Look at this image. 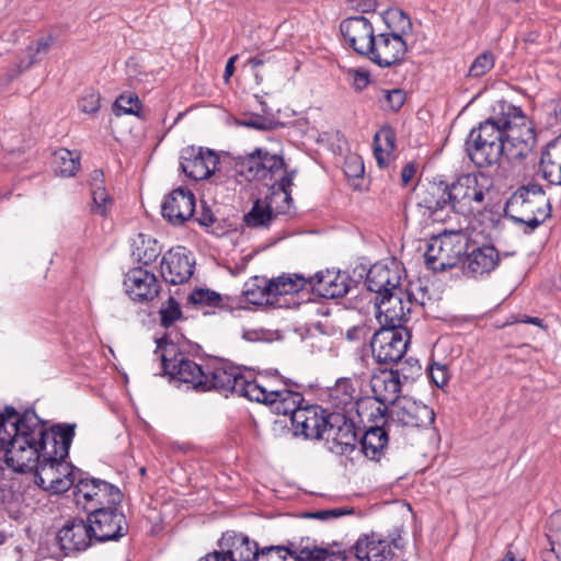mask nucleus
<instances>
[{
    "mask_svg": "<svg viewBox=\"0 0 561 561\" xmlns=\"http://www.w3.org/2000/svg\"><path fill=\"white\" fill-rule=\"evenodd\" d=\"M48 431L34 411L19 415L13 407H5L0 412V448L5 450V461H12L19 469L30 468L36 459V449L31 444L43 439Z\"/></svg>",
    "mask_w": 561,
    "mask_h": 561,
    "instance_id": "f257e3e1",
    "label": "nucleus"
},
{
    "mask_svg": "<svg viewBox=\"0 0 561 561\" xmlns=\"http://www.w3.org/2000/svg\"><path fill=\"white\" fill-rule=\"evenodd\" d=\"M76 424H56L49 428L43 439L31 444L36 449L34 465L30 468L19 469L12 461L7 465L16 472L35 471V482L43 490L59 494L69 490L66 479H58L55 470V460H65L68 457L75 437Z\"/></svg>",
    "mask_w": 561,
    "mask_h": 561,
    "instance_id": "f03ea898",
    "label": "nucleus"
},
{
    "mask_svg": "<svg viewBox=\"0 0 561 561\" xmlns=\"http://www.w3.org/2000/svg\"><path fill=\"white\" fill-rule=\"evenodd\" d=\"M497 116L481 122L470 130L466 140V151L478 168H489L497 164L505 151L507 127L524 119L520 107L507 102L499 104Z\"/></svg>",
    "mask_w": 561,
    "mask_h": 561,
    "instance_id": "7ed1b4c3",
    "label": "nucleus"
},
{
    "mask_svg": "<svg viewBox=\"0 0 561 561\" xmlns=\"http://www.w3.org/2000/svg\"><path fill=\"white\" fill-rule=\"evenodd\" d=\"M504 215L524 226V232L529 233L551 216V206L539 184H528L510 196L504 206Z\"/></svg>",
    "mask_w": 561,
    "mask_h": 561,
    "instance_id": "20e7f679",
    "label": "nucleus"
},
{
    "mask_svg": "<svg viewBox=\"0 0 561 561\" xmlns=\"http://www.w3.org/2000/svg\"><path fill=\"white\" fill-rule=\"evenodd\" d=\"M449 188L451 211L467 216L485 207L492 182L484 173H467L449 184Z\"/></svg>",
    "mask_w": 561,
    "mask_h": 561,
    "instance_id": "39448f33",
    "label": "nucleus"
},
{
    "mask_svg": "<svg viewBox=\"0 0 561 561\" xmlns=\"http://www.w3.org/2000/svg\"><path fill=\"white\" fill-rule=\"evenodd\" d=\"M154 342L157 344L154 354L159 355L164 374L172 380L190 385L192 389L201 392L197 383L198 380L204 379L205 368L179 353L176 345L169 342L165 334L154 337Z\"/></svg>",
    "mask_w": 561,
    "mask_h": 561,
    "instance_id": "423d86ee",
    "label": "nucleus"
},
{
    "mask_svg": "<svg viewBox=\"0 0 561 561\" xmlns=\"http://www.w3.org/2000/svg\"><path fill=\"white\" fill-rule=\"evenodd\" d=\"M467 236L460 230H444L431 238L424 257L428 268L443 272L460 264L467 250Z\"/></svg>",
    "mask_w": 561,
    "mask_h": 561,
    "instance_id": "0eeeda50",
    "label": "nucleus"
},
{
    "mask_svg": "<svg viewBox=\"0 0 561 561\" xmlns=\"http://www.w3.org/2000/svg\"><path fill=\"white\" fill-rule=\"evenodd\" d=\"M389 319L391 323L376 331L370 342L373 356L379 364L400 362L411 340L410 331L401 323H407L409 318H397L398 324L394 323V318Z\"/></svg>",
    "mask_w": 561,
    "mask_h": 561,
    "instance_id": "6e6552de",
    "label": "nucleus"
},
{
    "mask_svg": "<svg viewBox=\"0 0 561 561\" xmlns=\"http://www.w3.org/2000/svg\"><path fill=\"white\" fill-rule=\"evenodd\" d=\"M123 497L122 491L116 485L102 479L80 477L76 484V503L88 513L102 507L118 506Z\"/></svg>",
    "mask_w": 561,
    "mask_h": 561,
    "instance_id": "1a4fd4ad",
    "label": "nucleus"
},
{
    "mask_svg": "<svg viewBox=\"0 0 561 561\" xmlns=\"http://www.w3.org/2000/svg\"><path fill=\"white\" fill-rule=\"evenodd\" d=\"M248 375L240 367L227 362H218L205 368L204 379L198 380L201 392L217 391L225 397L237 394L244 397Z\"/></svg>",
    "mask_w": 561,
    "mask_h": 561,
    "instance_id": "9d476101",
    "label": "nucleus"
},
{
    "mask_svg": "<svg viewBox=\"0 0 561 561\" xmlns=\"http://www.w3.org/2000/svg\"><path fill=\"white\" fill-rule=\"evenodd\" d=\"M392 16L399 18L401 32L382 33L376 36L374 49L369 55L370 60L382 68L401 62L408 50L402 35L405 34L407 28L411 30L410 18L401 10L394 11Z\"/></svg>",
    "mask_w": 561,
    "mask_h": 561,
    "instance_id": "9b49d317",
    "label": "nucleus"
},
{
    "mask_svg": "<svg viewBox=\"0 0 561 561\" xmlns=\"http://www.w3.org/2000/svg\"><path fill=\"white\" fill-rule=\"evenodd\" d=\"M308 278L302 274L284 273L270 279L272 299L275 309H297L311 302L309 293H305Z\"/></svg>",
    "mask_w": 561,
    "mask_h": 561,
    "instance_id": "f8f14e48",
    "label": "nucleus"
},
{
    "mask_svg": "<svg viewBox=\"0 0 561 561\" xmlns=\"http://www.w3.org/2000/svg\"><path fill=\"white\" fill-rule=\"evenodd\" d=\"M328 448L336 455H347L355 450L358 440L355 422L351 414L329 413V421L322 437Z\"/></svg>",
    "mask_w": 561,
    "mask_h": 561,
    "instance_id": "ddd939ff",
    "label": "nucleus"
},
{
    "mask_svg": "<svg viewBox=\"0 0 561 561\" xmlns=\"http://www.w3.org/2000/svg\"><path fill=\"white\" fill-rule=\"evenodd\" d=\"M87 519L95 542L118 540L128 533L126 516L117 506L102 507L88 513Z\"/></svg>",
    "mask_w": 561,
    "mask_h": 561,
    "instance_id": "4468645a",
    "label": "nucleus"
},
{
    "mask_svg": "<svg viewBox=\"0 0 561 561\" xmlns=\"http://www.w3.org/2000/svg\"><path fill=\"white\" fill-rule=\"evenodd\" d=\"M284 165L282 156L261 148H256L238 163L240 174L259 181L274 180L275 175L283 171Z\"/></svg>",
    "mask_w": 561,
    "mask_h": 561,
    "instance_id": "2eb2a0df",
    "label": "nucleus"
},
{
    "mask_svg": "<svg viewBox=\"0 0 561 561\" xmlns=\"http://www.w3.org/2000/svg\"><path fill=\"white\" fill-rule=\"evenodd\" d=\"M389 419L401 426L426 428L434 423L435 413L423 402L402 397L390 409Z\"/></svg>",
    "mask_w": 561,
    "mask_h": 561,
    "instance_id": "dca6fc26",
    "label": "nucleus"
},
{
    "mask_svg": "<svg viewBox=\"0 0 561 561\" xmlns=\"http://www.w3.org/2000/svg\"><path fill=\"white\" fill-rule=\"evenodd\" d=\"M180 160L181 170L194 181L208 179L219 164V157L215 151L195 146L183 148Z\"/></svg>",
    "mask_w": 561,
    "mask_h": 561,
    "instance_id": "f3484780",
    "label": "nucleus"
},
{
    "mask_svg": "<svg viewBox=\"0 0 561 561\" xmlns=\"http://www.w3.org/2000/svg\"><path fill=\"white\" fill-rule=\"evenodd\" d=\"M400 282L401 277L398 271L387 265L375 264L369 268L365 284L369 291L376 294V316H383L381 305L394 297V291L400 286Z\"/></svg>",
    "mask_w": 561,
    "mask_h": 561,
    "instance_id": "a211bd4d",
    "label": "nucleus"
},
{
    "mask_svg": "<svg viewBox=\"0 0 561 561\" xmlns=\"http://www.w3.org/2000/svg\"><path fill=\"white\" fill-rule=\"evenodd\" d=\"M344 42L359 55L368 56L374 49L376 36L371 22L363 16H350L340 24Z\"/></svg>",
    "mask_w": 561,
    "mask_h": 561,
    "instance_id": "6ab92c4d",
    "label": "nucleus"
},
{
    "mask_svg": "<svg viewBox=\"0 0 561 561\" xmlns=\"http://www.w3.org/2000/svg\"><path fill=\"white\" fill-rule=\"evenodd\" d=\"M504 140V156L510 161H520L533 152L536 144V134L525 114L523 121L516 119L515 124H510Z\"/></svg>",
    "mask_w": 561,
    "mask_h": 561,
    "instance_id": "aec40b11",
    "label": "nucleus"
},
{
    "mask_svg": "<svg viewBox=\"0 0 561 561\" xmlns=\"http://www.w3.org/2000/svg\"><path fill=\"white\" fill-rule=\"evenodd\" d=\"M402 381L399 379L397 373L391 370H381L378 374L373 375L370 379V388L373 391L374 399L379 405L371 412V416H378L381 421L387 415V403L392 405L400 399L399 393L401 391Z\"/></svg>",
    "mask_w": 561,
    "mask_h": 561,
    "instance_id": "412c9836",
    "label": "nucleus"
},
{
    "mask_svg": "<svg viewBox=\"0 0 561 561\" xmlns=\"http://www.w3.org/2000/svg\"><path fill=\"white\" fill-rule=\"evenodd\" d=\"M289 383L277 371L260 373L255 377L248 375L244 398L268 404L275 402V398L282 397V392Z\"/></svg>",
    "mask_w": 561,
    "mask_h": 561,
    "instance_id": "4be33fe9",
    "label": "nucleus"
},
{
    "mask_svg": "<svg viewBox=\"0 0 561 561\" xmlns=\"http://www.w3.org/2000/svg\"><path fill=\"white\" fill-rule=\"evenodd\" d=\"M195 262L185 248L178 247L167 251L161 260L160 270L163 279L171 285L186 283L194 273Z\"/></svg>",
    "mask_w": 561,
    "mask_h": 561,
    "instance_id": "5701e85b",
    "label": "nucleus"
},
{
    "mask_svg": "<svg viewBox=\"0 0 561 561\" xmlns=\"http://www.w3.org/2000/svg\"><path fill=\"white\" fill-rule=\"evenodd\" d=\"M311 290L319 297L336 299L344 297L351 288L352 278L346 272L325 270L307 277Z\"/></svg>",
    "mask_w": 561,
    "mask_h": 561,
    "instance_id": "b1692460",
    "label": "nucleus"
},
{
    "mask_svg": "<svg viewBox=\"0 0 561 561\" xmlns=\"http://www.w3.org/2000/svg\"><path fill=\"white\" fill-rule=\"evenodd\" d=\"M417 206L426 210L434 221H444L445 215L451 210V196L449 184L440 181L439 183L428 184L417 194Z\"/></svg>",
    "mask_w": 561,
    "mask_h": 561,
    "instance_id": "393cba45",
    "label": "nucleus"
},
{
    "mask_svg": "<svg viewBox=\"0 0 561 561\" xmlns=\"http://www.w3.org/2000/svg\"><path fill=\"white\" fill-rule=\"evenodd\" d=\"M57 540L64 554L69 556L87 550L94 541V536L88 519L73 518L58 531Z\"/></svg>",
    "mask_w": 561,
    "mask_h": 561,
    "instance_id": "a878e982",
    "label": "nucleus"
},
{
    "mask_svg": "<svg viewBox=\"0 0 561 561\" xmlns=\"http://www.w3.org/2000/svg\"><path fill=\"white\" fill-rule=\"evenodd\" d=\"M162 217L174 226H181L195 214L194 194L182 187L173 190L164 197L161 206Z\"/></svg>",
    "mask_w": 561,
    "mask_h": 561,
    "instance_id": "bb28decb",
    "label": "nucleus"
},
{
    "mask_svg": "<svg viewBox=\"0 0 561 561\" xmlns=\"http://www.w3.org/2000/svg\"><path fill=\"white\" fill-rule=\"evenodd\" d=\"M127 295L134 301L152 300L159 293V284L156 275L142 267L131 268L124 279Z\"/></svg>",
    "mask_w": 561,
    "mask_h": 561,
    "instance_id": "cd10ccee",
    "label": "nucleus"
},
{
    "mask_svg": "<svg viewBox=\"0 0 561 561\" xmlns=\"http://www.w3.org/2000/svg\"><path fill=\"white\" fill-rule=\"evenodd\" d=\"M328 421L329 414L319 405H307L295 414L293 426L307 438L322 439Z\"/></svg>",
    "mask_w": 561,
    "mask_h": 561,
    "instance_id": "c85d7f7f",
    "label": "nucleus"
},
{
    "mask_svg": "<svg viewBox=\"0 0 561 561\" xmlns=\"http://www.w3.org/2000/svg\"><path fill=\"white\" fill-rule=\"evenodd\" d=\"M228 300V297H224L216 290L198 287L190 293L184 306L187 310L202 312L204 316H211L217 311L226 310V308H234L226 304Z\"/></svg>",
    "mask_w": 561,
    "mask_h": 561,
    "instance_id": "c756f323",
    "label": "nucleus"
},
{
    "mask_svg": "<svg viewBox=\"0 0 561 561\" xmlns=\"http://www.w3.org/2000/svg\"><path fill=\"white\" fill-rule=\"evenodd\" d=\"M499 262V254L494 247L473 249L461 257L460 264L465 275L469 277L482 276L490 273Z\"/></svg>",
    "mask_w": 561,
    "mask_h": 561,
    "instance_id": "7c9ffc66",
    "label": "nucleus"
},
{
    "mask_svg": "<svg viewBox=\"0 0 561 561\" xmlns=\"http://www.w3.org/2000/svg\"><path fill=\"white\" fill-rule=\"evenodd\" d=\"M358 561H390L392 550L390 543L371 534L359 537L350 551Z\"/></svg>",
    "mask_w": 561,
    "mask_h": 561,
    "instance_id": "2f4dec72",
    "label": "nucleus"
},
{
    "mask_svg": "<svg viewBox=\"0 0 561 561\" xmlns=\"http://www.w3.org/2000/svg\"><path fill=\"white\" fill-rule=\"evenodd\" d=\"M375 423L369 426L359 440L360 450L370 460L378 461L388 446L389 436L383 425L386 417L381 421L378 416H369Z\"/></svg>",
    "mask_w": 561,
    "mask_h": 561,
    "instance_id": "473e14b6",
    "label": "nucleus"
},
{
    "mask_svg": "<svg viewBox=\"0 0 561 561\" xmlns=\"http://www.w3.org/2000/svg\"><path fill=\"white\" fill-rule=\"evenodd\" d=\"M329 403L335 410L351 414L353 411L358 413L359 401L356 394L354 382L350 378H340L329 390Z\"/></svg>",
    "mask_w": 561,
    "mask_h": 561,
    "instance_id": "72a5a7b5",
    "label": "nucleus"
},
{
    "mask_svg": "<svg viewBox=\"0 0 561 561\" xmlns=\"http://www.w3.org/2000/svg\"><path fill=\"white\" fill-rule=\"evenodd\" d=\"M539 171L553 185H561V135L550 141L541 154Z\"/></svg>",
    "mask_w": 561,
    "mask_h": 561,
    "instance_id": "f704fd0d",
    "label": "nucleus"
},
{
    "mask_svg": "<svg viewBox=\"0 0 561 561\" xmlns=\"http://www.w3.org/2000/svg\"><path fill=\"white\" fill-rule=\"evenodd\" d=\"M222 543L229 549L224 552L227 561H257L260 553L257 543L242 534L228 535L222 537Z\"/></svg>",
    "mask_w": 561,
    "mask_h": 561,
    "instance_id": "c9c22d12",
    "label": "nucleus"
},
{
    "mask_svg": "<svg viewBox=\"0 0 561 561\" xmlns=\"http://www.w3.org/2000/svg\"><path fill=\"white\" fill-rule=\"evenodd\" d=\"M276 194L277 192H273L271 201H267V198L265 201L256 199L253 203L251 209L243 216V222L245 224L247 227L256 229H267L276 219L278 214L286 213L285 207L276 211L273 209V197Z\"/></svg>",
    "mask_w": 561,
    "mask_h": 561,
    "instance_id": "e433bc0d",
    "label": "nucleus"
},
{
    "mask_svg": "<svg viewBox=\"0 0 561 561\" xmlns=\"http://www.w3.org/2000/svg\"><path fill=\"white\" fill-rule=\"evenodd\" d=\"M299 386L295 382H290L288 387L282 392V397L275 398V402L268 403L273 411L279 415H289L291 423L294 416L298 413V410H302L301 403L304 397L298 390Z\"/></svg>",
    "mask_w": 561,
    "mask_h": 561,
    "instance_id": "4c0bfd02",
    "label": "nucleus"
},
{
    "mask_svg": "<svg viewBox=\"0 0 561 561\" xmlns=\"http://www.w3.org/2000/svg\"><path fill=\"white\" fill-rule=\"evenodd\" d=\"M549 547L543 549V561H561V510L550 515L546 534Z\"/></svg>",
    "mask_w": 561,
    "mask_h": 561,
    "instance_id": "58836bf2",
    "label": "nucleus"
},
{
    "mask_svg": "<svg viewBox=\"0 0 561 561\" xmlns=\"http://www.w3.org/2000/svg\"><path fill=\"white\" fill-rule=\"evenodd\" d=\"M243 296L247 302L253 306H267L274 308L270 279L254 277L244 285Z\"/></svg>",
    "mask_w": 561,
    "mask_h": 561,
    "instance_id": "ea45409f",
    "label": "nucleus"
},
{
    "mask_svg": "<svg viewBox=\"0 0 561 561\" xmlns=\"http://www.w3.org/2000/svg\"><path fill=\"white\" fill-rule=\"evenodd\" d=\"M396 149V131L389 126H382L374 136V154L379 167L388 165L387 158Z\"/></svg>",
    "mask_w": 561,
    "mask_h": 561,
    "instance_id": "a19ab883",
    "label": "nucleus"
},
{
    "mask_svg": "<svg viewBox=\"0 0 561 561\" xmlns=\"http://www.w3.org/2000/svg\"><path fill=\"white\" fill-rule=\"evenodd\" d=\"M286 330L284 328H271L257 323H249L242 327L241 337L250 343H271L283 340Z\"/></svg>",
    "mask_w": 561,
    "mask_h": 561,
    "instance_id": "79ce46f5",
    "label": "nucleus"
},
{
    "mask_svg": "<svg viewBox=\"0 0 561 561\" xmlns=\"http://www.w3.org/2000/svg\"><path fill=\"white\" fill-rule=\"evenodd\" d=\"M133 248V255L138 262L145 265L156 261L161 253V248L157 240L144 233L137 236L134 240Z\"/></svg>",
    "mask_w": 561,
    "mask_h": 561,
    "instance_id": "37998d69",
    "label": "nucleus"
},
{
    "mask_svg": "<svg viewBox=\"0 0 561 561\" xmlns=\"http://www.w3.org/2000/svg\"><path fill=\"white\" fill-rule=\"evenodd\" d=\"M55 172L64 178L73 176L80 168V153L66 148L54 152Z\"/></svg>",
    "mask_w": 561,
    "mask_h": 561,
    "instance_id": "c03bdc74",
    "label": "nucleus"
},
{
    "mask_svg": "<svg viewBox=\"0 0 561 561\" xmlns=\"http://www.w3.org/2000/svg\"><path fill=\"white\" fill-rule=\"evenodd\" d=\"M348 557L345 552H329V550L318 547H304L296 549L294 547L293 560L297 561H346Z\"/></svg>",
    "mask_w": 561,
    "mask_h": 561,
    "instance_id": "a18cd8bd",
    "label": "nucleus"
},
{
    "mask_svg": "<svg viewBox=\"0 0 561 561\" xmlns=\"http://www.w3.org/2000/svg\"><path fill=\"white\" fill-rule=\"evenodd\" d=\"M141 102L135 93H123L114 102L113 112L116 116L136 115L139 116Z\"/></svg>",
    "mask_w": 561,
    "mask_h": 561,
    "instance_id": "49530a36",
    "label": "nucleus"
},
{
    "mask_svg": "<svg viewBox=\"0 0 561 561\" xmlns=\"http://www.w3.org/2000/svg\"><path fill=\"white\" fill-rule=\"evenodd\" d=\"M494 54L491 50H484L473 59L467 76L476 79L481 78L494 67Z\"/></svg>",
    "mask_w": 561,
    "mask_h": 561,
    "instance_id": "de8ad7c7",
    "label": "nucleus"
},
{
    "mask_svg": "<svg viewBox=\"0 0 561 561\" xmlns=\"http://www.w3.org/2000/svg\"><path fill=\"white\" fill-rule=\"evenodd\" d=\"M53 43H54L53 36H47V37H41L37 41V44H36L35 48L33 46H30L27 48V55H28L27 62L24 64V61L22 60L18 65V71L15 72L14 76L19 75L20 72H22L23 70L27 69L33 64H35L37 61V59L35 57L36 55H39V54L46 55L49 51Z\"/></svg>",
    "mask_w": 561,
    "mask_h": 561,
    "instance_id": "09e8293b",
    "label": "nucleus"
},
{
    "mask_svg": "<svg viewBox=\"0 0 561 561\" xmlns=\"http://www.w3.org/2000/svg\"><path fill=\"white\" fill-rule=\"evenodd\" d=\"M92 207L91 211L95 215L106 217L110 206H112V198L110 197L106 188L94 187L91 190Z\"/></svg>",
    "mask_w": 561,
    "mask_h": 561,
    "instance_id": "8fccbe9b",
    "label": "nucleus"
},
{
    "mask_svg": "<svg viewBox=\"0 0 561 561\" xmlns=\"http://www.w3.org/2000/svg\"><path fill=\"white\" fill-rule=\"evenodd\" d=\"M398 364L400 365V367L394 369L393 373H397L402 383L408 380H414L416 377L421 375V364L414 357H408L403 362H398Z\"/></svg>",
    "mask_w": 561,
    "mask_h": 561,
    "instance_id": "3c124183",
    "label": "nucleus"
},
{
    "mask_svg": "<svg viewBox=\"0 0 561 561\" xmlns=\"http://www.w3.org/2000/svg\"><path fill=\"white\" fill-rule=\"evenodd\" d=\"M101 106L100 93L95 90H85L78 102V107L81 112L87 114H95Z\"/></svg>",
    "mask_w": 561,
    "mask_h": 561,
    "instance_id": "603ef678",
    "label": "nucleus"
},
{
    "mask_svg": "<svg viewBox=\"0 0 561 561\" xmlns=\"http://www.w3.org/2000/svg\"><path fill=\"white\" fill-rule=\"evenodd\" d=\"M55 470L58 479H66L69 483V489L71 486L76 488L78 479L81 477V472L77 470L72 465L66 462L65 460H55Z\"/></svg>",
    "mask_w": 561,
    "mask_h": 561,
    "instance_id": "864d4df0",
    "label": "nucleus"
},
{
    "mask_svg": "<svg viewBox=\"0 0 561 561\" xmlns=\"http://www.w3.org/2000/svg\"><path fill=\"white\" fill-rule=\"evenodd\" d=\"M382 106L386 110L398 112L405 102V93L401 89L382 90Z\"/></svg>",
    "mask_w": 561,
    "mask_h": 561,
    "instance_id": "5fc2aeb1",
    "label": "nucleus"
},
{
    "mask_svg": "<svg viewBox=\"0 0 561 561\" xmlns=\"http://www.w3.org/2000/svg\"><path fill=\"white\" fill-rule=\"evenodd\" d=\"M295 173V170L284 171V174L280 176V179L275 180L274 183L272 184L273 188H276L277 192L284 195V201L286 204H289V202H291L290 186L293 185Z\"/></svg>",
    "mask_w": 561,
    "mask_h": 561,
    "instance_id": "6e6d98bb",
    "label": "nucleus"
},
{
    "mask_svg": "<svg viewBox=\"0 0 561 561\" xmlns=\"http://www.w3.org/2000/svg\"><path fill=\"white\" fill-rule=\"evenodd\" d=\"M428 377L436 387L443 388L449 379L447 367L438 363L432 364L428 368Z\"/></svg>",
    "mask_w": 561,
    "mask_h": 561,
    "instance_id": "4d7b16f0",
    "label": "nucleus"
},
{
    "mask_svg": "<svg viewBox=\"0 0 561 561\" xmlns=\"http://www.w3.org/2000/svg\"><path fill=\"white\" fill-rule=\"evenodd\" d=\"M159 316H183L180 304L174 297L169 299L162 305L159 310Z\"/></svg>",
    "mask_w": 561,
    "mask_h": 561,
    "instance_id": "13d9d810",
    "label": "nucleus"
},
{
    "mask_svg": "<svg viewBox=\"0 0 561 561\" xmlns=\"http://www.w3.org/2000/svg\"><path fill=\"white\" fill-rule=\"evenodd\" d=\"M195 220L201 226L210 227L215 222L216 218L211 209L206 205H203L202 209L196 214Z\"/></svg>",
    "mask_w": 561,
    "mask_h": 561,
    "instance_id": "bf43d9fd",
    "label": "nucleus"
},
{
    "mask_svg": "<svg viewBox=\"0 0 561 561\" xmlns=\"http://www.w3.org/2000/svg\"><path fill=\"white\" fill-rule=\"evenodd\" d=\"M345 173L351 178H358L364 173V164L358 158H351L346 162Z\"/></svg>",
    "mask_w": 561,
    "mask_h": 561,
    "instance_id": "052dcab7",
    "label": "nucleus"
},
{
    "mask_svg": "<svg viewBox=\"0 0 561 561\" xmlns=\"http://www.w3.org/2000/svg\"><path fill=\"white\" fill-rule=\"evenodd\" d=\"M416 173V167L413 162L407 163L401 171V182L407 186Z\"/></svg>",
    "mask_w": 561,
    "mask_h": 561,
    "instance_id": "680f3d73",
    "label": "nucleus"
},
{
    "mask_svg": "<svg viewBox=\"0 0 561 561\" xmlns=\"http://www.w3.org/2000/svg\"><path fill=\"white\" fill-rule=\"evenodd\" d=\"M328 520L340 518L345 515H353L354 508L353 507H334V508H328Z\"/></svg>",
    "mask_w": 561,
    "mask_h": 561,
    "instance_id": "e2e57ef3",
    "label": "nucleus"
},
{
    "mask_svg": "<svg viewBox=\"0 0 561 561\" xmlns=\"http://www.w3.org/2000/svg\"><path fill=\"white\" fill-rule=\"evenodd\" d=\"M90 186L91 190L94 187H103L104 185V173L102 170H93L90 174Z\"/></svg>",
    "mask_w": 561,
    "mask_h": 561,
    "instance_id": "0e129e2a",
    "label": "nucleus"
},
{
    "mask_svg": "<svg viewBox=\"0 0 561 561\" xmlns=\"http://www.w3.org/2000/svg\"><path fill=\"white\" fill-rule=\"evenodd\" d=\"M369 83V76L365 72L356 71L354 76V88L358 91L365 89Z\"/></svg>",
    "mask_w": 561,
    "mask_h": 561,
    "instance_id": "69168bd1",
    "label": "nucleus"
},
{
    "mask_svg": "<svg viewBox=\"0 0 561 561\" xmlns=\"http://www.w3.org/2000/svg\"><path fill=\"white\" fill-rule=\"evenodd\" d=\"M244 125L259 130H266L270 128V125L263 118H251L244 122Z\"/></svg>",
    "mask_w": 561,
    "mask_h": 561,
    "instance_id": "338daca9",
    "label": "nucleus"
},
{
    "mask_svg": "<svg viewBox=\"0 0 561 561\" xmlns=\"http://www.w3.org/2000/svg\"><path fill=\"white\" fill-rule=\"evenodd\" d=\"M198 561H227V557L224 552L214 551L201 558Z\"/></svg>",
    "mask_w": 561,
    "mask_h": 561,
    "instance_id": "774afa93",
    "label": "nucleus"
}]
</instances>
